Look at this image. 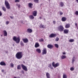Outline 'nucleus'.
<instances>
[{
  "label": "nucleus",
  "mask_w": 78,
  "mask_h": 78,
  "mask_svg": "<svg viewBox=\"0 0 78 78\" xmlns=\"http://www.w3.org/2000/svg\"><path fill=\"white\" fill-rule=\"evenodd\" d=\"M16 57L18 59H20L23 57L22 52H17L16 55Z\"/></svg>",
  "instance_id": "nucleus-1"
},
{
  "label": "nucleus",
  "mask_w": 78,
  "mask_h": 78,
  "mask_svg": "<svg viewBox=\"0 0 78 78\" xmlns=\"http://www.w3.org/2000/svg\"><path fill=\"white\" fill-rule=\"evenodd\" d=\"M13 39L14 41H15L18 44H19L20 42V37L17 38V37L15 36L13 38Z\"/></svg>",
  "instance_id": "nucleus-2"
},
{
  "label": "nucleus",
  "mask_w": 78,
  "mask_h": 78,
  "mask_svg": "<svg viewBox=\"0 0 78 78\" xmlns=\"http://www.w3.org/2000/svg\"><path fill=\"white\" fill-rule=\"evenodd\" d=\"M5 5L7 9H9L11 8L9 3L8 1L5 0Z\"/></svg>",
  "instance_id": "nucleus-3"
},
{
  "label": "nucleus",
  "mask_w": 78,
  "mask_h": 78,
  "mask_svg": "<svg viewBox=\"0 0 78 78\" xmlns=\"http://www.w3.org/2000/svg\"><path fill=\"white\" fill-rule=\"evenodd\" d=\"M57 28L59 31L61 32L62 31H64V28L62 25H60L58 27H57Z\"/></svg>",
  "instance_id": "nucleus-4"
},
{
  "label": "nucleus",
  "mask_w": 78,
  "mask_h": 78,
  "mask_svg": "<svg viewBox=\"0 0 78 78\" xmlns=\"http://www.w3.org/2000/svg\"><path fill=\"white\" fill-rule=\"evenodd\" d=\"M52 64L53 67H54V68H56L59 66V64L58 63H57L55 64V63L54 62H52Z\"/></svg>",
  "instance_id": "nucleus-5"
},
{
  "label": "nucleus",
  "mask_w": 78,
  "mask_h": 78,
  "mask_svg": "<svg viewBox=\"0 0 78 78\" xmlns=\"http://www.w3.org/2000/svg\"><path fill=\"white\" fill-rule=\"evenodd\" d=\"M21 66L22 67L23 69L24 70H25V71H26V72H27V71H28L27 67L26 66L23 65V64H22L21 65Z\"/></svg>",
  "instance_id": "nucleus-6"
},
{
  "label": "nucleus",
  "mask_w": 78,
  "mask_h": 78,
  "mask_svg": "<svg viewBox=\"0 0 78 78\" xmlns=\"http://www.w3.org/2000/svg\"><path fill=\"white\" fill-rule=\"evenodd\" d=\"M56 36V34L52 33L49 36V37L50 38L55 37Z\"/></svg>",
  "instance_id": "nucleus-7"
},
{
  "label": "nucleus",
  "mask_w": 78,
  "mask_h": 78,
  "mask_svg": "<svg viewBox=\"0 0 78 78\" xmlns=\"http://www.w3.org/2000/svg\"><path fill=\"white\" fill-rule=\"evenodd\" d=\"M47 48H44L42 50V54L43 55H46V54H47Z\"/></svg>",
  "instance_id": "nucleus-8"
},
{
  "label": "nucleus",
  "mask_w": 78,
  "mask_h": 78,
  "mask_svg": "<svg viewBox=\"0 0 78 78\" xmlns=\"http://www.w3.org/2000/svg\"><path fill=\"white\" fill-rule=\"evenodd\" d=\"M63 31V33H64V34H68V33H69V30L67 29H64Z\"/></svg>",
  "instance_id": "nucleus-9"
},
{
  "label": "nucleus",
  "mask_w": 78,
  "mask_h": 78,
  "mask_svg": "<svg viewBox=\"0 0 78 78\" xmlns=\"http://www.w3.org/2000/svg\"><path fill=\"white\" fill-rule=\"evenodd\" d=\"M22 40L24 43H28V40L27 38L23 39Z\"/></svg>",
  "instance_id": "nucleus-10"
},
{
  "label": "nucleus",
  "mask_w": 78,
  "mask_h": 78,
  "mask_svg": "<svg viewBox=\"0 0 78 78\" xmlns=\"http://www.w3.org/2000/svg\"><path fill=\"white\" fill-rule=\"evenodd\" d=\"M47 47L48 48L51 49L52 48H53V45L51 44H49L48 45Z\"/></svg>",
  "instance_id": "nucleus-11"
},
{
  "label": "nucleus",
  "mask_w": 78,
  "mask_h": 78,
  "mask_svg": "<svg viewBox=\"0 0 78 78\" xmlns=\"http://www.w3.org/2000/svg\"><path fill=\"white\" fill-rule=\"evenodd\" d=\"M70 27V24L69 23H67L65 26V28H69Z\"/></svg>",
  "instance_id": "nucleus-12"
},
{
  "label": "nucleus",
  "mask_w": 78,
  "mask_h": 78,
  "mask_svg": "<svg viewBox=\"0 0 78 78\" xmlns=\"http://www.w3.org/2000/svg\"><path fill=\"white\" fill-rule=\"evenodd\" d=\"M0 65L1 66H6V63L3 61L1 62L0 63Z\"/></svg>",
  "instance_id": "nucleus-13"
},
{
  "label": "nucleus",
  "mask_w": 78,
  "mask_h": 78,
  "mask_svg": "<svg viewBox=\"0 0 78 78\" xmlns=\"http://www.w3.org/2000/svg\"><path fill=\"white\" fill-rule=\"evenodd\" d=\"M67 20V18L63 17L62 18V22H66Z\"/></svg>",
  "instance_id": "nucleus-14"
},
{
  "label": "nucleus",
  "mask_w": 78,
  "mask_h": 78,
  "mask_svg": "<svg viewBox=\"0 0 78 78\" xmlns=\"http://www.w3.org/2000/svg\"><path fill=\"white\" fill-rule=\"evenodd\" d=\"M32 31H33V30L31 29L28 28L27 30V32L29 33H31Z\"/></svg>",
  "instance_id": "nucleus-15"
},
{
  "label": "nucleus",
  "mask_w": 78,
  "mask_h": 78,
  "mask_svg": "<svg viewBox=\"0 0 78 78\" xmlns=\"http://www.w3.org/2000/svg\"><path fill=\"white\" fill-rule=\"evenodd\" d=\"M33 13L34 16H37V12L36 11H34L33 12Z\"/></svg>",
  "instance_id": "nucleus-16"
},
{
  "label": "nucleus",
  "mask_w": 78,
  "mask_h": 78,
  "mask_svg": "<svg viewBox=\"0 0 78 78\" xmlns=\"http://www.w3.org/2000/svg\"><path fill=\"white\" fill-rule=\"evenodd\" d=\"M3 32L4 36H7L8 33H7V32H6V31L5 30H3Z\"/></svg>",
  "instance_id": "nucleus-17"
},
{
  "label": "nucleus",
  "mask_w": 78,
  "mask_h": 78,
  "mask_svg": "<svg viewBox=\"0 0 78 78\" xmlns=\"http://www.w3.org/2000/svg\"><path fill=\"white\" fill-rule=\"evenodd\" d=\"M46 76L47 78H51L50 77V74L48 73H46Z\"/></svg>",
  "instance_id": "nucleus-18"
},
{
  "label": "nucleus",
  "mask_w": 78,
  "mask_h": 78,
  "mask_svg": "<svg viewBox=\"0 0 78 78\" xmlns=\"http://www.w3.org/2000/svg\"><path fill=\"white\" fill-rule=\"evenodd\" d=\"M40 45H39V44L38 43H36L35 44V48H37V47H39Z\"/></svg>",
  "instance_id": "nucleus-19"
},
{
  "label": "nucleus",
  "mask_w": 78,
  "mask_h": 78,
  "mask_svg": "<svg viewBox=\"0 0 78 78\" xmlns=\"http://www.w3.org/2000/svg\"><path fill=\"white\" fill-rule=\"evenodd\" d=\"M76 58H75V57L73 56V58H72V62L73 64V63H74V62L75 61V60Z\"/></svg>",
  "instance_id": "nucleus-20"
},
{
  "label": "nucleus",
  "mask_w": 78,
  "mask_h": 78,
  "mask_svg": "<svg viewBox=\"0 0 78 78\" xmlns=\"http://www.w3.org/2000/svg\"><path fill=\"white\" fill-rule=\"evenodd\" d=\"M33 5V4L31 3H30L28 4V6L29 8H33V7H32Z\"/></svg>",
  "instance_id": "nucleus-21"
},
{
  "label": "nucleus",
  "mask_w": 78,
  "mask_h": 78,
  "mask_svg": "<svg viewBox=\"0 0 78 78\" xmlns=\"http://www.w3.org/2000/svg\"><path fill=\"white\" fill-rule=\"evenodd\" d=\"M36 51L38 53H41V50L40 49L37 48L36 49Z\"/></svg>",
  "instance_id": "nucleus-22"
},
{
  "label": "nucleus",
  "mask_w": 78,
  "mask_h": 78,
  "mask_svg": "<svg viewBox=\"0 0 78 78\" xmlns=\"http://www.w3.org/2000/svg\"><path fill=\"white\" fill-rule=\"evenodd\" d=\"M66 56L65 55H62L61 56L62 59H66Z\"/></svg>",
  "instance_id": "nucleus-23"
},
{
  "label": "nucleus",
  "mask_w": 78,
  "mask_h": 78,
  "mask_svg": "<svg viewBox=\"0 0 78 78\" xmlns=\"http://www.w3.org/2000/svg\"><path fill=\"white\" fill-rule=\"evenodd\" d=\"M22 69V67H21V66H20V65H19L17 66V69L18 70H20Z\"/></svg>",
  "instance_id": "nucleus-24"
},
{
  "label": "nucleus",
  "mask_w": 78,
  "mask_h": 78,
  "mask_svg": "<svg viewBox=\"0 0 78 78\" xmlns=\"http://www.w3.org/2000/svg\"><path fill=\"white\" fill-rule=\"evenodd\" d=\"M2 10L4 11V12H6V8H5V7L4 6H2Z\"/></svg>",
  "instance_id": "nucleus-25"
},
{
  "label": "nucleus",
  "mask_w": 78,
  "mask_h": 78,
  "mask_svg": "<svg viewBox=\"0 0 78 78\" xmlns=\"http://www.w3.org/2000/svg\"><path fill=\"white\" fill-rule=\"evenodd\" d=\"M48 67H49L51 69H52L53 70V67L51 66V64H49L48 66Z\"/></svg>",
  "instance_id": "nucleus-26"
},
{
  "label": "nucleus",
  "mask_w": 78,
  "mask_h": 78,
  "mask_svg": "<svg viewBox=\"0 0 78 78\" xmlns=\"http://www.w3.org/2000/svg\"><path fill=\"white\" fill-rule=\"evenodd\" d=\"M40 28H44V26L42 24H40L39 26Z\"/></svg>",
  "instance_id": "nucleus-27"
},
{
  "label": "nucleus",
  "mask_w": 78,
  "mask_h": 78,
  "mask_svg": "<svg viewBox=\"0 0 78 78\" xmlns=\"http://www.w3.org/2000/svg\"><path fill=\"white\" fill-rule=\"evenodd\" d=\"M29 18L30 19H34V16L33 15H30L29 16Z\"/></svg>",
  "instance_id": "nucleus-28"
},
{
  "label": "nucleus",
  "mask_w": 78,
  "mask_h": 78,
  "mask_svg": "<svg viewBox=\"0 0 78 78\" xmlns=\"http://www.w3.org/2000/svg\"><path fill=\"white\" fill-rule=\"evenodd\" d=\"M59 5L61 6V7H62L64 6V3L62 2H61Z\"/></svg>",
  "instance_id": "nucleus-29"
},
{
  "label": "nucleus",
  "mask_w": 78,
  "mask_h": 78,
  "mask_svg": "<svg viewBox=\"0 0 78 78\" xmlns=\"http://www.w3.org/2000/svg\"><path fill=\"white\" fill-rule=\"evenodd\" d=\"M63 78H67V76L66 74H64L63 75Z\"/></svg>",
  "instance_id": "nucleus-30"
},
{
  "label": "nucleus",
  "mask_w": 78,
  "mask_h": 78,
  "mask_svg": "<svg viewBox=\"0 0 78 78\" xmlns=\"http://www.w3.org/2000/svg\"><path fill=\"white\" fill-rule=\"evenodd\" d=\"M34 2L35 3H39V0H34Z\"/></svg>",
  "instance_id": "nucleus-31"
},
{
  "label": "nucleus",
  "mask_w": 78,
  "mask_h": 78,
  "mask_svg": "<svg viewBox=\"0 0 78 78\" xmlns=\"http://www.w3.org/2000/svg\"><path fill=\"white\" fill-rule=\"evenodd\" d=\"M20 44L21 46H24V44L23 43V42H22V41L20 42Z\"/></svg>",
  "instance_id": "nucleus-32"
},
{
  "label": "nucleus",
  "mask_w": 78,
  "mask_h": 78,
  "mask_svg": "<svg viewBox=\"0 0 78 78\" xmlns=\"http://www.w3.org/2000/svg\"><path fill=\"white\" fill-rule=\"evenodd\" d=\"M75 69L74 67H72L70 68V70L71 71H73V70Z\"/></svg>",
  "instance_id": "nucleus-33"
},
{
  "label": "nucleus",
  "mask_w": 78,
  "mask_h": 78,
  "mask_svg": "<svg viewBox=\"0 0 78 78\" xmlns=\"http://www.w3.org/2000/svg\"><path fill=\"white\" fill-rule=\"evenodd\" d=\"M55 47H56V48H58L59 47V45L58 44H55L54 45Z\"/></svg>",
  "instance_id": "nucleus-34"
},
{
  "label": "nucleus",
  "mask_w": 78,
  "mask_h": 78,
  "mask_svg": "<svg viewBox=\"0 0 78 78\" xmlns=\"http://www.w3.org/2000/svg\"><path fill=\"white\" fill-rule=\"evenodd\" d=\"M39 42H44V40L43 38H41L39 40Z\"/></svg>",
  "instance_id": "nucleus-35"
},
{
  "label": "nucleus",
  "mask_w": 78,
  "mask_h": 78,
  "mask_svg": "<svg viewBox=\"0 0 78 78\" xmlns=\"http://www.w3.org/2000/svg\"><path fill=\"white\" fill-rule=\"evenodd\" d=\"M74 39H71L69 40V42H73L74 41Z\"/></svg>",
  "instance_id": "nucleus-36"
},
{
  "label": "nucleus",
  "mask_w": 78,
  "mask_h": 78,
  "mask_svg": "<svg viewBox=\"0 0 78 78\" xmlns=\"http://www.w3.org/2000/svg\"><path fill=\"white\" fill-rule=\"evenodd\" d=\"M10 66L12 67H14V64L12 63L10 64Z\"/></svg>",
  "instance_id": "nucleus-37"
},
{
  "label": "nucleus",
  "mask_w": 78,
  "mask_h": 78,
  "mask_svg": "<svg viewBox=\"0 0 78 78\" xmlns=\"http://www.w3.org/2000/svg\"><path fill=\"white\" fill-rule=\"evenodd\" d=\"M55 40L56 42H58L59 41V38L58 37H57L55 39Z\"/></svg>",
  "instance_id": "nucleus-38"
},
{
  "label": "nucleus",
  "mask_w": 78,
  "mask_h": 78,
  "mask_svg": "<svg viewBox=\"0 0 78 78\" xmlns=\"http://www.w3.org/2000/svg\"><path fill=\"white\" fill-rule=\"evenodd\" d=\"M16 6H17L19 8H20V4H16Z\"/></svg>",
  "instance_id": "nucleus-39"
},
{
  "label": "nucleus",
  "mask_w": 78,
  "mask_h": 78,
  "mask_svg": "<svg viewBox=\"0 0 78 78\" xmlns=\"http://www.w3.org/2000/svg\"><path fill=\"white\" fill-rule=\"evenodd\" d=\"M6 25H8V24H9V21H6Z\"/></svg>",
  "instance_id": "nucleus-40"
},
{
  "label": "nucleus",
  "mask_w": 78,
  "mask_h": 78,
  "mask_svg": "<svg viewBox=\"0 0 78 78\" xmlns=\"http://www.w3.org/2000/svg\"><path fill=\"white\" fill-rule=\"evenodd\" d=\"M75 14L77 16H78V11H76Z\"/></svg>",
  "instance_id": "nucleus-41"
},
{
  "label": "nucleus",
  "mask_w": 78,
  "mask_h": 78,
  "mask_svg": "<svg viewBox=\"0 0 78 78\" xmlns=\"http://www.w3.org/2000/svg\"><path fill=\"white\" fill-rule=\"evenodd\" d=\"M60 14L61 16L63 14V13H62V12H60Z\"/></svg>",
  "instance_id": "nucleus-42"
},
{
  "label": "nucleus",
  "mask_w": 78,
  "mask_h": 78,
  "mask_svg": "<svg viewBox=\"0 0 78 78\" xmlns=\"http://www.w3.org/2000/svg\"><path fill=\"white\" fill-rule=\"evenodd\" d=\"M21 73L23 74H24L25 73L24 72V71L22 70L21 71Z\"/></svg>",
  "instance_id": "nucleus-43"
},
{
  "label": "nucleus",
  "mask_w": 78,
  "mask_h": 78,
  "mask_svg": "<svg viewBox=\"0 0 78 78\" xmlns=\"http://www.w3.org/2000/svg\"><path fill=\"white\" fill-rule=\"evenodd\" d=\"M20 0H16L15 1V2H19Z\"/></svg>",
  "instance_id": "nucleus-44"
},
{
  "label": "nucleus",
  "mask_w": 78,
  "mask_h": 78,
  "mask_svg": "<svg viewBox=\"0 0 78 78\" xmlns=\"http://www.w3.org/2000/svg\"><path fill=\"white\" fill-rule=\"evenodd\" d=\"M2 12H1V11H0V16H2Z\"/></svg>",
  "instance_id": "nucleus-45"
},
{
  "label": "nucleus",
  "mask_w": 78,
  "mask_h": 78,
  "mask_svg": "<svg viewBox=\"0 0 78 78\" xmlns=\"http://www.w3.org/2000/svg\"><path fill=\"white\" fill-rule=\"evenodd\" d=\"M53 23H54V24H55V23H56V22H55V21H53Z\"/></svg>",
  "instance_id": "nucleus-46"
},
{
  "label": "nucleus",
  "mask_w": 78,
  "mask_h": 78,
  "mask_svg": "<svg viewBox=\"0 0 78 78\" xmlns=\"http://www.w3.org/2000/svg\"><path fill=\"white\" fill-rule=\"evenodd\" d=\"M75 25L77 27V25H78V24H77V23H76L75 24Z\"/></svg>",
  "instance_id": "nucleus-47"
},
{
  "label": "nucleus",
  "mask_w": 78,
  "mask_h": 78,
  "mask_svg": "<svg viewBox=\"0 0 78 78\" xmlns=\"http://www.w3.org/2000/svg\"><path fill=\"white\" fill-rule=\"evenodd\" d=\"M63 55H66V52H63Z\"/></svg>",
  "instance_id": "nucleus-48"
},
{
  "label": "nucleus",
  "mask_w": 78,
  "mask_h": 78,
  "mask_svg": "<svg viewBox=\"0 0 78 78\" xmlns=\"http://www.w3.org/2000/svg\"><path fill=\"white\" fill-rule=\"evenodd\" d=\"M10 17L11 19H12L13 18V17L12 16H10Z\"/></svg>",
  "instance_id": "nucleus-49"
},
{
  "label": "nucleus",
  "mask_w": 78,
  "mask_h": 78,
  "mask_svg": "<svg viewBox=\"0 0 78 78\" xmlns=\"http://www.w3.org/2000/svg\"><path fill=\"white\" fill-rule=\"evenodd\" d=\"M4 70H2V72H4Z\"/></svg>",
  "instance_id": "nucleus-50"
},
{
  "label": "nucleus",
  "mask_w": 78,
  "mask_h": 78,
  "mask_svg": "<svg viewBox=\"0 0 78 78\" xmlns=\"http://www.w3.org/2000/svg\"><path fill=\"white\" fill-rule=\"evenodd\" d=\"M77 3H78V0H75Z\"/></svg>",
  "instance_id": "nucleus-51"
},
{
  "label": "nucleus",
  "mask_w": 78,
  "mask_h": 78,
  "mask_svg": "<svg viewBox=\"0 0 78 78\" xmlns=\"http://www.w3.org/2000/svg\"><path fill=\"white\" fill-rule=\"evenodd\" d=\"M39 19H40L41 20V19H42V18L41 17H40Z\"/></svg>",
  "instance_id": "nucleus-52"
},
{
  "label": "nucleus",
  "mask_w": 78,
  "mask_h": 78,
  "mask_svg": "<svg viewBox=\"0 0 78 78\" xmlns=\"http://www.w3.org/2000/svg\"><path fill=\"white\" fill-rule=\"evenodd\" d=\"M13 47H14V44H12Z\"/></svg>",
  "instance_id": "nucleus-53"
},
{
  "label": "nucleus",
  "mask_w": 78,
  "mask_h": 78,
  "mask_svg": "<svg viewBox=\"0 0 78 78\" xmlns=\"http://www.w3.org/2000/svg\"><path fill=\"white\" fill-rule=\"evenodd\" d=\"M13 78H17L16 77H14Z\"/></svg>",
  "instance_id": "nucleus-54"
},
{
  "label": "nucleus",
  "mask_w": 78,
  "mask_h": 78,
  "mask_svg": "<svg viewBox=\"0 0 78 78\" xmlns=\"http://www.w3.org/2000/svg\"><path fill=\"white\" fill-rule=\"evenodd\" d=\"M1 36H3V35H1Z\"/></svg>",
  "instance_id": "nucleus-55"
},
{
  "label": "nucleus",
  "mask_w": 78,
  "mask_h": 78,
  "mask_svg": "<svg viewBox=\"0 0 78 78\" xmlns=\"http://www.w3.org/2000/svg\"><path fill=\"white\" fill-rule=\"evenodd\" d=\"M77 29H78V27H77Z\"/></svg>",
  "instance_id": "nucleus-56"
},
{
  "label": "nucleus",
  "mask_w": 78,
  "mask_h": 78,
  "mask_svg": "<svg viewBox=\"0 0 78 78\" xmlns=\"http://www.w3.org/2000/svg\"><path fill=\"white\" fill-rule=\"evenodd\" d=\"M48 0L50 1V0Z\"/></svg>",
  "instance_id": "nucleus-57"
}]
</instances>
